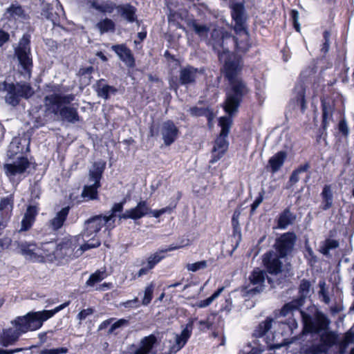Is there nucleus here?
Returning a JSON list of instances; mask_svg holds the SVG:
<instances>
[{"instance_id": "5fc2aeb1", "label": "nucleus", "mask_w": 354, "mask_h": 354, "mask_svg": "<svg viewBox=\"0 0 354 354\" xmlns=\"http://www.w3.org/2000/svg\"><path fill=\"white\" fill-rule=\"evenodd\" d=\"M290 15L292 21V25L295 30L299 32L301 28L299 23V12L297 10H291Z\"/></svg>"}, {"instance_id": "4d7b16f0", "label": "nucleus", "mask_w": 354, "mask_h": 354, "mask_svg": "<svg viewBox=\"0 0 354 354\" xmlns=\"http://www.w3.org/2000/svg\"><path fill=\"white\" fill-rule=\"evenodd\" d=\"M68 352V349L64 347L52 348V349H43L40 351L39 354H64Z\"/></svg>"}, {"instance_id": "a878e982", "label": "nucleus", "mask_w": 354, "mask_h": 354, "mask_svg": "<svg viewBox=\"0 0 354 354\" xmlns=\"http://www.w3.org/2000/svg\"><path fill=\"white\" fill-rule=\"evenodd\" d=\"M37 214L38 208L36 206H28L21 220V227L19 232H26L30 230L35 221Z\"/></svg>"}, {"instance_id": "423d86ee", "label": "nucleus", "mask_w": 354, "mask_h": 354, "mask_svg": "<svg viewBox=\"0 0 354 354\" xmlns=\"http://www.w3.org/2000/svg\"><path fill=\"white\" fill-rule=\"evenodd\" d=\"M310 282L304 279L300 281L299 286V296L292 301L286 303L276 313L277 317L293 316L294 313L301 310L305 304L306 299L310 290Z\"/></svg>"}, {"instance_id": "0e129e2a", "label": "nucleus", "mask_w": 354, "mask_h": 354, "mask_svg": "<svg viewBox=\"0 0 354 354\" xmlns=\"http://www.w3.org/2000/svg\"><path fill=\"white\" fill-rule=\"evenodd\" d=\"M342 340L348 344L353 343L354 342V332L351 330L346 332Z\"/></svg>"}, {"instance_id": "79ce46f5", "label": "nucleus", "mask_w": 354, "mask_h": 354, "mask_svg": "<svg viewBox=\"0 0 354 354\" xmlns=\"http://www.w3.org/2000/svg\"><path fill=\"white\" fill-rule=\"evenodd\" d=\"M118 6L111 1H102L101 3H98L97 7L96 8V10L102 12V13H112L115 10H117Z\"/></svg>"}, {"instance_id": "774afa93", "label": "nucleus", "mask_w": 354, "mask_h": 354, "mask_svg": "<svg viewBox=\"0 0 354 354\" xmlns=\"http://www.w3.org/2000/svg\"><path fill=\"white\" fill-rule=\"evenodd\" d=\"M122 306L125 308H137L140 306L139 301L137 297L132 300H129L122 304Z\"/></svg>"}, {"instance_id": "1a4fd4ad", "label": "nucleus", "mask_w": 354, "mask_h": 354, "mask_svg": "<svg viewBox=\"0 0 354 354\" xmlns=\"http://www.w3.org/2000/svg\"><path fill=\"white\" fill-rule=\"evenodd\" d=\"M297 239V235L293 232L281 234L276 238L273 245L274 252L284 259L292 257L295 252Z\"/></svg>"}, {"instance_id": "7ed1b4c3", "label": "nucleus", "mask_w": 354, "mask_h": 354, "mask_svg": "<svg viewBox=\"0 0 354 354\" xmlns=\"http://www.w3.org/2000/svg\"><path fill=\"white\" fill-rule=\"evenodd\" d=\"M70 301H66L53 310H44L37 312H30L22 317L16 318L12 324L15 325L16 329L9 328L4 330L1 337V344L4 346H8L15 342L21 333L28 330H35L40 328L44 322L50 319L55 314L67 307Z\"/></svg>"}, {"instance_id": "e433bc0d", "label": "nucleus", "mask_w": 354, "mask_h": 354, "mask_svg": "<svg viewBox=\"0 0 354 354\" xmlns=\"http://www.w3.org/2000/svg\"><path fill=\"white\" fill-rule=\"evenodd\" d=\"M13 205L14 197L12 194L2 198L0 201V216L6 220H10Z\"/></svg>"}, {"instance_id": "39448f33", "label": "nucleus", "mask_w": 354, "mask_h": 354, "mask_svg": "<svg viewBox=\"0 0 354 354\" xmlns=\"http://www.w3.org/2000/svg\"><path fill=\"white\" fill-rule=\"evenodd\" d=\"M30 44V36L24 35L20 39L18 46L15 48V57L19 62V72L26 79L30 78L32 68Z\"/></svg>"}, {"instance_id": "72a5a7b5", "label": "nucleus", "mask_w": 354, "mask_h": 354, "mask_svg": "<svg viewBox=\"0 0 354 354\" xmlns=\"http://www.w3.org/2000/svg\"><path fill=\"white\" fill-rule=\"evenodd\" d=\"M287 158V153L285 151H279L268 160V165L270 167L272 174L277 172L283 165Z\"/></svg>"}, {"instance_id": "20e7f679", "label": "nucleus", "mask_w": 354, "mask_h": 354, "mask_svg": "<svg viewBox=\"0 0 354 354\" xmlns=\"http://www.w3.org/2000/svg\"><path fill=\"white\" fill-rule=\"evenodd\" d=\"M338 345L339 354H346L349 344L342 340L339 341L338 335L333 331H327L319 336V343L308 346L304 351V354H326L334 346Z\"/></svg>"}, {"instance_id": "f704fd0d", "label": "nucleus", "mask_w": 354, "mask_h": 354, "mask_svg": "<svg viewBox=\"0 0 354 354\" xmlns=\"http://www.w3.org/2000/svg\"><path fill=\"white\" fill-rule=\"evenodd\" d=\"M322 202L320 208L322 210H328L333 204V194L331 185H325L320 194Z\"/></svg>"}, {"instance_id": "09e8293b", "label": "nucleus", "mask_w": 354, "mask_h": 354, "mask_svg": "<svg viewBox=\"0 0 354 354\" xmlns=\"http://www.w3.org/2000/svg\"><path fill=\"white\" fill-rule=\"evenodd\" d=\"M339 247V242L335 239H328L325 241L324 246L322 252L324 255H327L330 250L335 249Z\"/></svg>"}, {"instance_id": "13d9d810", "label": "nucleus", "mask_w": 354, "mask_h": 354, "mask_svg": "<svg viewBox=\"0 0 354 354\" xmlns=\"http://www.w3.org/2000/svg\"><path fill=\"white\" fill-rule=\"evenodd\" d=\"M129 324V320L126 319H120L113 323L109 330V333H113L117 328L127 326Z\"/></svg>"}, {"instance_id": "9d476101", "label": "nucleus", "mask_w": 354, "mask_h": 354, "mask_svg": "<svg viewBox=\"0 0 354 354\" xmlns=\"http://www.w3.org/2000/svg\"><path fill=\"white\" fill-rule=\"evenodd\" d=\"M304 321V329L308 333H319L328 328L330 320L322 312L317 311L314 317L306 314L302 309L298 310Z\"/></svg>"}, {"instance_id": "f3484780", "label": "nucleus", "mask_w": 354, "mask_h": 354, "mask_svg": "<svg viewBox=\"0 0 354 354\" xmlns=\"http://www.w3.org/2000/svg\"><path fill=\"white\" fill-rule=\"evenodd\" d=\"M18 252L24 256L26 259L39 261L41 260V250L32 243L15 242Z\"/></svg>"}, {"instance_id": "dca6fc26", "label": "nucleus", "mask_w": 354, "mask_h": 354, "mask_svg": "<svg viewBox=\"0 0 354 354\" xmlns=\"http://www.w3.org/2000/svg\"><path fill=\"white\" fill-rule=\"evenodd\" d=\"M109 223V221L106 216L97 215L90 218L84 223L83 236L89 237L97 233L105 224Z\"/></svg>"}, {"instance_id": "4be33fe9", "label": "nucleus", "mask_w": 354, "mask_h": 354, "mask_svg": "<svg viewBox=\"0 0 354 354\" xmlns=\"http://www.w3.org/2000/svg\"><path fill=\"white\" fill-rule=\"evenodd\" d=\"M111 49L117 54L120 59L126 64L127 67L133 68L135 66V59L131 50L124 44L113 45Z\"/></svg>"}, {"instance_id": "a211bd4d", "label": "nucleus", "mask_w": 354, "mask_h": 354, "mask_svg": "<svg viewBox=\"0 0 354 354\" xmlns=\"http://www.w3.org/2000/svg\"><path fill=\"white\" fill-rule=\"evenodd\" d=\"M160 132L166 146L174 142L178 136V129L171 120L165 121L160 125Z\"/></svg>"}, {"instance_id": "de8ad7c7", "label": "nucleus", "mask_w": 354, "mask_h": 354, "mask_svg": "<svg viewBox=\"0 0 354 354\" xmlns=\"http://www.w3.org/2000/svg\"><path fill=\"white\" fill-rule=\"evenodd\" d=\"M104 277L105 274L103 272L97 271L90 276L86 284L88 286H93L95 283L102 281L104 279Z\"/></svg>"}, {"instance_id": "c9c22d12", "label": "nucleus", "mask_w": 354, "mask_h": 354, "mask_svg": "<svg viewBox=\"0 0 354 354\" xmlns=\"http://www.w3.org/2000/svg\"><path fill=\"white\" fill-rule=\"evenodd\" d=\"M57 248V243L50 241L42 243L39 249L41 250V260L44 261V259L50 261L56 260L55 252Z\"/></svg>"}, {"instance_id": "bf43d9fd", "label": "nucleus", "mask_w": 354, "mask_h": 354, "mask_svg": "<svg viewBox=\"0 0 354 354\" xmlns=\"http://www.w3.org/2000/svg\"><path fill=\"white\" fill-rule=\"evenodd\" d=\"M265 192L262 189L251 205V212H254L263 200Z\"/></svg>"}, {"instance_id": "9b49d317", "label": "nucleus", "mask_w": 354, "mask_h": 354, "mask_svg": "<svg viewBox=\"0 0 354 354\" xmlns=\"http://www.w3.org/2000/svg\"><path fill=\"white\" fill-rule=\"evenodd\" d=\"M229 7L232 19L234 22L232 28L236 35H241V30H245V28L247 27V15L245 3L244 1L232 2L230 3Z\"/></svg>"}, {"instance_id": "b1692460", "label": "nucleus", "mask_w": 354, "mask_h": 354, "mask_svg": "<svg viewBox=\"0 0 354 354\" xmlns=\"http://www.w3.org/2000/svg\"><path fill=\"white\" fill-rule=\"evenodd\" d=\"M297 219V215L292 212L290 207H286L279 213L277 218V227L281 230L286 229L292 225Z\"/></svg>"}, {"instance_id": "ddd939ff", "label": "nucleus", "mask_w": 354, "mask_h": 354, "mask_svg": "<svg viewBox=\"0 0 354 354\" xmlns=\"http://www.w3.org/2000/svg\"><path fill=\"white\" fill-rule=\"evenodd\" d=\"M157 343V337L151 334L142 338L139 344L129 346L124 354H155L153 347Z\"/></svg>"}, {"instance_id": "c85d7f7f", "label": "nucleus", "mask_w": 354, "mask_h": 354, "mask_svg": "<svg viewBox=\"0 0 354 354\" xmlns=\"http://www.w3.org/2000/svg\"><path fill=\"white\" fill-rule=\"evenodd\" d=\"M192 334V327L187 325L180 335H176L175 344L170 348V352L176 353L180 351L187 343Z\"/></svg>"}, {"instance_id": "a19ab883", "label": "nucleus", "mask_w": 354, "mask_h": 354, "mask_svg": "<svg viewBox=\"0 0 354 354\" xmlns=\"http://www.w3.org/2000/svg\"><path fill=\"white\" fill-rule=\"evenodd\" d=\"M189 27H191L195 32L201 37H205L207 36V32L209 30V28L204 24H199L196 22V21L194 20L189 23Z\"/></svg>"}, {"instance_id": "69168bd1", "label": "nucleus", "mask_w": 354, "mask_h": 354, "mask_svg": "<svg viewBox=\"0 0 354 354\" xmlns=\"http://www.w3.org/2000/svg\"><path fill=\"white\" fill-rule=\"evenodd\" d=\"M310 168V164L309 162H306L303 165H300L297 167L295 171L299 175L301 173L308 171Z\"/></svg>"}, {"instance_id": "aec40b11", "label": "nucleus", "mask_w": 354, "mask_h": 354, "mask_svg": "<svg viewBox=\"0 0 354 354\" xmlns=\"http://www.w3.org/2000/svg\"><path fill=\"white\" fill-rule=\"evenodd\" d=\"M150 208L145 201H140L136 207L125 211L124 214L119 215L120 219H133L141 218L145 215L149 214Z\"/></svg>"}, {"instance_id": "680f3d73", "label": "nucleus", "mask_w": 354, "mask_h": 354, "mask_svg": "<svg viewBox=\"0 0 354 354\" xmlns=\"http://www.w3.org/2000/svg\"><path fill=\"white\" fill-rule=\"evenodd\" d=\"M338 129L339 131L342 133V135L346 136H348L349 130L345 120L343 119L339 122Z\"/></svg>"}, {"instance_id": "58836bf2", "label": "nucleus", "mask_w": 354, "mask_h": 354, "mask_svg": "<svg viewBox=\"0 0 354 354\" xmlns=\"http://www.w3.org/2000/svg\"><path fill=\"white\" fill-rule=\"evenodd\" d=\"M14 86L20 99L21 97L27 99L34 93L32 86L26 82H17L14 84Z\"/></svg>"}, {"instance_id": "4468645a", "label": "nucleus", "mask_w": 354, "mask_h": 354, "mask_svg": "<svg viewBox=\"0 0 354 354\" xmlns=\"http://www.w3.org/2000/svg\"><path fill=\"white\" fill-rule=\"evenodd\" d=\"M77 248V239L75 237L64 238L59 243H57L55 252L56 260L63 259L65 257H71L72 256L77 257L79 250L74 252Z\"/></svg>"}, {"instance_id": "5701e85b", "label": "nucleus", "mask_w": 354, "mask_h": 354, "mask_svg": "<svg viewBox=\"0 0 354 354\" xmlns=\"http://www.w3.org/2000/svg\"><path fill=\"white\" fill-rule=\"evenodd\" d=\"M0 91L6 92L4 98L7 104L12 106H16L19 104L20 102V97L17 95L13 83H7L6 82L1 83Z\"/></svg>"}, {"instance_id": "ea45409f", "label": "nucleus", "mask_w": 354, "mask_h": 354, "mask_svg": "<svg viewBox=\"0 0 354 354\" xmlns=\"http://www.w3.org/2000/svg\"><path fill=\"white\" fill-rule=\"evenodd\" d=\"M115 23L109 18H105L100 20L96 24V28L99 30L100 34H104L107 32H113L115 30Z\"/></svg>"}, {"instance_id": "2eb2a0df", "label": "nucleus", "mask_w": 354, "mask_h": 354, "mask_svg": "<svg viewBox=\"0 0 354 354\" xmlns=\"http://www.w3.org/2000/svg\"><path fill=\"white\" fill-rule=\"evenodd\" d=\"M239 107L223 105V110L226 115L223 116V154L228 149V142L225 138L228 136L233 124V118L239 113Z\"/></svg>"}, {"instance_id": "c756f323", "label": "nucleus", "mask_w": 354, "mask_h": 354, "mask_svg": "<svg viewBox=\"0 0 354 354\" xmlns=\"http://www.w3.org/2000/svg\"><path fill=\"white\" fill-rule=\"evenodd\" d=\"M137 9L129 3L118 5V13L127 22L133 23L137 20Z\"/></svg>"}, {"instance_id": "7c9ffc66", "label": "nucleus", "mask_w": 354, "mask_h": 354, "mask_svg": "<svg viewBox=\"0 0 354 354\" xmlns=\"http://www.w3.org/2000/svg\"><path fill=\"white\" fill-rule=\"evenodd\" d=\"M6 13L8 15V18L9 19L15 21H24L28 18L24 9L18 3L11 4L10 7L6 9Z\"/></svg>"}, {"instance_id": "412c9836", "label": "nucleus", "mask_w": 354, "mask_h": 354, "mask_svg": "<svg viewBox=\"0 0 354 354\" xmlns=\"http://www.w3.org/2000/svg\"><path fill=\"white\" fill-rule=\"evenodd\" d=\"M240 37H243L242 39H239L237 36H232V40L234 44V51L238 54L247 53L251 48V43L250 40V34L248 30V27L245 28V30H241Z\"/></svg>"}, {"instance_id": "393cba45", "label": "nucleus", "mask_w": 354, "mask_h": 354, "mask_svg": "<svg viewBox=\"0 0 354 354\" xmlns=\"http://www.w3.org/2000/svg\"><path fill=\"white\" fill-rule=\"evenodd\" d=\"M69 209V207H65L57 212L54 217L48 221V227L53 231L62 228L68 217Z\"/></svg>"}, {"instance_id": "8fccbe9b", "label": "nucleus", "mask_w": 354, "mask_h": 354, "mask_svg": "<svg viewBox=\"0 0 354 354\" xmlns=\"http://www.w3.org/2000/svg\"><path fill=\"white\" fill-rule=\"evenodd\" d=\"M330 32L326 30L323 32L324 42L322 45L321 52L326 54L329 50Z\"/></svg>"}, {"instance_id": "f8f14e48", "label": "nucleus", "mask_w": 354, "mask_h": 354, "mask_svg": "<svg viewBox=\"0 0 354 354\" xmlns=\"http://www.w3.org/2000/svg\"><path fill=\"white\" fill-rule=\"evenodd\" d=\"M262 265L264 271L273 276H277L283 271V263L279 255L274 252L273 250H269L262 255Z\"/></svg>"}, {"instance_id": "3c124183", "label": "nucleus", "mask_w": 354, "mask_h": 354, "mask_svg": "<svg viewBox=\"0 0 354 354\" xmlns=\"http://www.w3.org/2000/svg\"><path fill=\"white\" fill-rule=\"evenodd\" d=\"M100 245V241L99 240L93 239L91 243H84L81 245V247L78 249L79 252L77 254V257L82 255V254L91 248H97Z\"/></svg>"}, {"instance_id": "6e6552de", "label": "nucleus", "mask_w": 354, "mask_h": 354, "mask_svg": "<svg viewBox=\"0 0 354 354\" xmlns=\"http://www.w3.org/2000/svg\"><path fill=\"white\" fill-rule=\"evenodd\" d=\"M266 274V271L259 268L252 270L248 277V283L243 288L245 296L253 297L263 291L266 277L269 283L272 281V279L267 277Z\"/></svg>"}, {"instance_id": "c03bdc74", "label": "nucleus", "mask_w": 354, "mask_h": 354, "mask_svg": "<svg viewBox=\"0 0 354 354\" xmlns=\"http://www.w3.org/2000/svg\"><path fill=\"white\" fill-rule=\"evenodd\" d=\"M165 256L163 255L161 250H158L154 254L150 255L147 259V266L150 268L151 270L154 268V266L159 263Z\"/></svg>"}, {"instance_id": "49530a36", "label": "nucleus", "mask_w": 354, "mask_h": 354, "mask_svg": "<svg viewBox=\"0 0 354 354\" xmlns=\"http://www.w3.org/2000/svg\"><path fill=\"white\" fill-rule=\"evenodd\" d=\"M207 267V261L203 260L198 262L187 263L185 268L188 271L197 272L201 270H204Z\"/></svg>"}, {"instance_id": "052dcab7", "label": "nucleus", "mask_w": 354, "mask_h": 354, "mask_svg": "<svg viewBox=\"0 0 354 354\" xmlns=\"http://www.w3.org/2000/svg\"><path fill=\"white\" fill-rule=\"evenodd\" d=\"M94 313V310L91 308L84 309L81 310L77 317L80 321L85 319L88 316L92 315Z\"/></svg>"}, {"instance_id": "a18cd8bd", "label": "nucleus", "mask_w": 354, "mask_h": 354, "mask_svg": "<svg viewBox=\"0 0 354 354\" xmlns=\"http://www.w3.org/2000/svg\"><path fill=\"white\" fill-rule=\"evenodd\" d=\"M154 290V284L151 283L148 285L144 291V297L142 301V304L144 306H147L151 301L153 297V292Z\"/></svg>"}, {"instance_id": "f257e3e1", "label": "nucleus", "mask_w": 354, "mask_h": 354, "mask_svg": "<svg viewBox=\"0 0 354 354\" xmlns=\"http://www.w3.org/2000/svg\"><path fill=\"white\" fill-rule=\"evenodd\" d=\"M223 55H225L223 64V73L227 81L225 97L223 105L240 107L250 89L246 82L240 77L243 69V56L223 48Z\"/></svg>"}, {"instance_id": "e2e57ef3", "label": "nucleus", "mask_w": 354, "mask_h": 354, "mask_svg": "<svg viewBox=\"0 0 354 354\" xmlns=\"http://www.w3.org/2000/svg\"><path fill=\"white\" fill-rule=\"evenodd\" d=\"M12 240L9 237H3L0 239V252L8 248L11 245Z\"/></svg>"}, {"instance_id": "4c0bfd02", "label": "nucleus", "mask_w": 354, "mask_h": 354, "mask_svg": "<svg viewBox=\"0 0 354 354\" xmlns=\"http://www.w3.org/2000/svg\"><path fill=\"white\" fill-rule=\"evenodd\" d=\"M189 112L192 116H206L208 120V125L209 128H212L214 115L209 109L204 107L193 106L189 109Z\"/></svg>"}, {"instance_id": "338daca9", "label": "nucleus", "mask_w": 354, "mask_h": 354, "mask_svg": "<svg viewBox=\"0 0 354 354\" xmlns=\"http://www.w3.org/2000/svg\"><path fill=\"white\" fill-rule=\"evenodd\" d=\"M10 39V35L8 32L0 29V47L4 44L8 42Z\"/></svg>"}, {"instance_id": "603ef678", "label": "nucleus", "mask_w": 354, "mask_h": 354, "mask_svg": "<svg viewBox=\"0 0 354 354\" xmlns=\"http://www.w3.org/2000/svg\"><path fill=\"white\" fill-rule=\"evenodd\" d=\"M124 203V202H121V203H115L113 205V206L112 207V208L110 211V214L108 216H106L109 221L113 220V222H114L113 218L115 216V214L118 212H120L122 211Z\"/></svg>"}, {"instance_id": "6e6d98bb", "label": "nucleus", "mask_w": 354, "mask_h": 354, "mask_svg": "<svg viewBox=\"0 0 354 354\" xmlns=\"http://www.w3.org/2000/svg\"><path fill=\"white\" fill-rule=\"evenodd\" d=\"M216 317L218 324L220 321V316L217 315H210L207 317V321H200V324L203 325L205 324L207 328H215L216 326L214 325V319Z\"/></svg>"}, {"instance_id": "cd10ccee", "label": "nucleus", "mask_w": 354, "mask_h": 354, "mask_svg": "<svg viewBox=\"0 0 354 354\" xmlns=\"http://www.w3.org/2000/svg\"><path fill=\"white\" fill-rule=\"evenodd\" d=\"M321 106L322 111V120L321 127L319 130V135L317 136V140L322 137V135L325 132L328 126V120L332 118L333 108L331 107L329 103H326L325 100H321Z\"/></svg>"}, {"instance_id": "37998d69", "label": "nucleus", "mask_w": 354, "mask_h": 354, "mask_svg": "<svg viewBox=\"0 0 354 354\" xmlns=\"http://www.w3.org/2000/svg\"><path fill=\"white\" fill-rule=\"evenodd\" d=\"M273 319L271 317L266 319L259 324L257 326V332L259 336H263L271 328Z\"/></svg>"}, {"instance_id": "473e14b6", "label": "nucleus", "mask_w": 354, "mask_h": 354, "mask_svg": "<svg viewBox=\"0 0 354 354\" xmlns=\"http://www.w3.org/2000/svg\"><path fill=\"white\" fill-rule=\"evenodd\" d=\"M95 91L99 97L108 100L111 95H115L118 89L114 86L106 84L104 80L101 79L95 84Z\"/></svg>"}, {"instance_id": "2f4dec72", "label": "nucleus", "mask_w": 354, "mask_h": 354, "mask_svg": "<svg viewBox=\"0 0 354 354\" xmlns=\"http://www.w3.org/2000/svg\"><path fill=\"white\" fill-rule=\"evenodd\" d=\"M240 212L239 211H234L232 217V243H234V250L236 249L241 241L242 236L241 227L239 225V218Z\"/></svg>"}, {"instance_id": "f03ea898", "label": "nucleus", "mask_w": 354, "mask_h": 354, "mask_svg": "<svg viewBox=\"0 0 354 354\" xmlns=\"http://www.w3.org/2000/svg\"><path fill=\"white\" fill-rule=\"evenodd\" d=\"M46 95L44 98V106L47 113L58 115L61 120L69 123H75L80 120L77 108L78 103L69 104L75 100L73 93L64 94L59 84L46 86Z\"/></svg>"}, {"instance_id": "6ab92c4d", "label": "nucleus", "mask_w": 354, "mask_h": 354, "mask_svg": "<svg viewBox=\"0 0 354 354\" xmlns=\"http://www.w3.org/2000/svg\"><path fill=\"white\" fill-rule=\"evenodd\" d=\"M30 162L27 158L19 156L12 163L6 164L4 169L8 176L21 174L29 167Z\"/></svg>"}, {"instance_id": "bb28decb", "label": "nucleus", "mask_w": 354, "mask_h": 354, "mask_svg": "<svg viewBox=\"0 0 354 354\" xmlns=\"http://www.w3.org/2000/svg\"><path fill=\"white\" fill-rule=\"evenodd\" d=\"M200 71L193 66H188L180 71L179 81L183 85L191 84L195 82Z\"/></svg>"}, {"instance_id": "864d4df0", "label": "nucleus", "mask_w": 354, "mask_h": 354, "mask_svg": "<svg viewBox=\"0 0 354 354\" xmlns=\"http://www.w3.org/2000/svg\"><path fill=\"white\" fill-rule=\"evenodd\" d=\"M221 292V288L217 289V290L209 297L206 299L201 300L199 304V306L201 308L206 307L209 306L216 298L218 297L220 293Z\"/></svg>"}, {"instance_id": "0eeeda50", "label": "nucleus", "mask_w": 354, "mask_h": 354, "mask_svg": "<svg viewBox=\"0 0 354 354\" xmlns=\"http://www.w3.org/2000/svg\"><path fill=\"white\" fill-rule=\"evenodd\" d=\"M106 162L98 161L94 162L93 169L89 170V180L93 183L90 185H85L82 192V197L86 200H95L97 198V189L101 186L100 180L105 169Z\"/></svg>"}]
</instances>
